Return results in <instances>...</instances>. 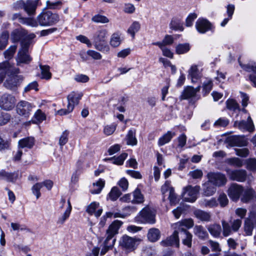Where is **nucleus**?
I'll return each instance as SVG.
<instances>
[{
	"instance_id": "nucleus-32",
	"label": "nucleus",
	"mask_w": 256,
	"mask_h": 256,
	"mask_svg": "<svg viewBox=\"0 0 256 256\" xmlns=\"http://www.w3.org/2000/svg\"><path fill=\"white\" fill-rule=\"evenodd\" d=\"M192 82H195L194 80H197L200 78V73L198 72V67L196 65L192 66L188 70V75Z\"/></svg>"
},
{
	"instance_id": "nucleus-61",
	"label": "nucleus",
	"mask_w": 256,
	"mask_h": 256,
	"mask_svg": "<svg viewBox=\"0 0 256 256\" xmlns=\"http://www.w3.org/2000/svg\"><path fill=\"white\" fill-rule=\"evenodd\" d=\"M70 208L68 210H66L62 215L60 216L57 221L58 224H62L68 218L70 214Z\"/></svg>"
},
{
	"instance_id": "nucleus-30",
	"label": "nucleus",
	"mask_w": 256,
	"mask_h": 256,
	"mask_svg": "<svg viewBox=\"0 0 256 256\" xmlns=\"http://www.w3.org/2000/svg\"><path fill=\"white\" fill-rule=\"evenodd\" d=\"M196 96V92L194 88L190 86H188L184 88L180 96L181 99L186 100Z\"/></svg>"
},
{
	"instance_id": "nucleus-49",
	"label": "nucleus",
	"mask_w": 256,
	"mask_h": 256,
	"mask_svg": "<svg viewBox=\"0 0 256 256\" xmlns=\"http://www.w3.org/2000/svg\"><path fill=\"white\" fill-rule=\"evenodd\" d=\"M16 46H12L6 50L4 53L5 58L8 60L11 59L16 51Z\"/></svg>"
},
{
	"instance_id": "nucleus-41",
	"label": "nucleus",
	"mask_w": 256,
	"mask_h": 256,
	"mask_svg": "<svg viewBox=\"0 0 256 256\" xmlns=\"http://www.w3.org/2000/svg\"><path fill=\"white\" fill-rule=\"evenodd\" d=\"M34 118L35 120H32L34 124L41 122L46 118L44 114L43 113L40 109H38L36 111L34 116Z\"/></svg>"
},
{
	"instance_id": "nucleus-56",
	"label": "nucleus",
	"mask_w": 256,
	"mask_h": 256,
	"mask_svg": "<svg viewBox=\"0 0 256 256\" xmlns=\"http://www.w3.org/2000/svg\"><path fill=\"white\" fill-rule=\"evenodd\" d=\"M201 205L206 207L213 208L218 205L216 200L212 198L210 200H204L202 202Z\"/></svg>"
},
{
	"instance_id": "nucleus-18",
	"label": "nucleus",
	"mask_w": 256,
	"mask_h": 256,
	"mask_svg": "<svg viewBox=\"0 0 256 256\" xmlns=\"http://www.w3.org/2000/svg\"><path fill=\"white\" fill-rule=\"evenodd\" d=\"M122 224V222L118 220L114 221L106 230V238L113 240L114 236L118 234V230Z\"/></svg>"
},
{
	"instance_id": "nucleus-13",
	"label": "nucleus",
	"mask_w": 256,
	"mask_h": 256,
	"mask_svg": "<svg viewBox=\"0 0 256 256\" xmlns=\"http://www.w3.org/2000/svg\"><path fill=\"white\" fill-rule=\"evenodd\" d=\"M238 62L244 70L248 72H252L249 76V79L253 83L254 86L256 87V63L243 64L240 60H238Z\"/></svg>"
},
{
	"instance_id": "nucleus-48",
	"label": "nucleus",
	"mask_w": 256,
	"mask_h": 256,
	"mask_svg": "<svg viewBox=\"0 0 256 256\" xmlns=\"http://www.w3.org/2000/svg\"><path fill=\"white\" fill-rule=\"evenodd\" d=\"M168 198L170 200L171 205H175L178 202V199L177 197L176 194L174 192V188L170 189Z\"/></svg>"
},
{
	"instance_id": "nucleus-15",
	"label": "nucleus",
	"mask_w": 256,
	"mask_h": 256,
	"mask_svg": "<svg viewBox=\"0 0 256 256\" xmlns=\"http://www.w3.org/2000/svg\"><path fill=\"white\" fill-rule=\"evenodd\" d=\"M197 30L201 34H204L212 29L211 23L206 19L199 18L196 23Z\"/></svg>"
},
{
	"instance_id": "nucleus-44",
	"label": "nucleus",
	"mask_w": 256,
	"mask_h": 256,
	"mask_svg": "<svg viewBox=\"0 0 256 256\" xmlns=\"http://www.w3.org/2000/svg\"><path fill=\"white\" fill-rule=\"evenodd\" d=\"M226 162L230 165L238 168L242 166L243 165L242 160L238 158H227Z\"/></svg>"
},
{
	"instance_id": "nucleus-10",
	"label": "nucleus",
	"mask_w": 256,
	"mask_h": 256,
	"mask_svg": "<svg viewBox=\"0 0 256 256\" xmlns=\"http://www.w3.org/2000/svg\"><path fill=\"white\" fill-rule=\"evenodd\" d=\"M178 232L179 228H178L170 236L167 238L165 240H162L160 244L164 246H175L178 248L180 246L179 237L180 236Z\"/></svg>"
},
{
	"instance_id": "nucleus-37",
	"label": "nucleus",
	"mask_w": 256,
	"mask_h": 256,
	"mask_svg": "<svg viewBox=\"0 0 256 256\" xmlns=\"http://www.w3.org/2000/svg\"><path fill=\"white\" fill-rule=\"evenodd\" d=\"M134 198L132 200L133 203L140 204L144 202V196L142 194L140 190L136 188L132 194Z\"/></svg>"
},
{
	"instance_id": "nucleus-24",
	"label": "nucleus",
	"mask_w": 256,
	"mask_h": 256,
	"mask_svg": "<svg viewBox=\"0 0 256 256\" xmlns=\"http://www.w3.org/2000/svg\"><path fill=\"white\" fill-rule=\"evenodd\" d=\"M18 178V172H8L4 170L0 171V178L5 180L8 182H14Z\"/></svg>"
},
{
	"instance_id": "nucleus-20",
	"label": "nucleus",
	"mask_w": 256,
	"mask_h": 256,
	"mask_svg": "<svg viewBox=\"0 0 256 256\" xmlns=\"http://www.w3.org/2000/svg\"><path fill=\"white\" fill-rule=\"evenodd\" d=\"M32 60V58L28 54V52L19 50L16 57L18 65L20 64H29Z\"/></svg>"
},
{
	"instance_id": "nucleus-35",
	"label": "nucleus",
	"mask_w": 256,
	"mask_h": 256,
	"mask_svg": "<svg viewBox=\"0 0 256 256\" xmlns=\"http://www.w3.org/2000/svg\"><path fill=\"white\" fill-rule=\"evenodd\" d=\"M174 136V133L172 134L170 132L168 131L162 136L159 138L158 144L160 146H163L166 144Z\"/></svg>"
},
{
	"instance_id": "nucleus-14",
	"label": "nucleus",
	"mask_w": 256,
	"mask_h": 256,
	"mask_svg": "<svg viewBox=\"0 0 256 256\" xmlns=\"http://www.w3.org/2000/svg\"><path fill=\"white\" fill-rule=\"evenodd\" d=\"M243 192V188L240 186L234 184L228 190V195L234 201H236L240 198V195Z\"/></svg>"
},
{
	"instance_id": "nucleus-3",
	"label": "nucleus",
	"mask_w": 256,
	"mask_h": 256,
	"mask_svg": "<svg viewBox=\"0 0 256 256\" xmlns=\"http://www.w3.org/2000/svg\"><path fill=\"white\" fill-rule=\"evenodd\" d=\"M140 241L141 240L139 238L124 234L120 238L119 245L122 249L132 252L136 248Z\"/></svg>"
},
{
	"instance_id": "nucleus-25",
	"label": "nucleus",
	"mask_w": 256,
	"mask_h": 256,
	"mask_svg": "<svg viewBox=\"0 0 256 256\" xmlns=\"http://www.w3.org/2000/svg\"><path fill=\"white\" fill-rule=\"evenodd\" d=\"M0 69L4 72H6V74L10 72V75H16V74L20 72L19 68H12L8 62H4L0 64Z\"/></svg>"
},
{
	"instance_id": "nucleus-6",
	"label": "nucleus",
	"mask_w": 256,
	"mask_h": 256,
	"mask_svg": "<svg viewBox=\"0 0 256 256\" xmlns=\"http://www.w3.org/2000/svg\"><path fill=\"white\" fill-rule=\"evenodd\" d=\"M154 212L148 207L144 208L140 212L139 220L143 223L153 224L156 222Z\"/></svg>"
},
{
	"instance_id": "nucleus-63",
	"label": "nucleus",
	"mask_w": 256,
	"mask_h": 256,
	"mask_svg": "<svg viewBox=\"0 0 256 256\" xmlns=\"http://www.w3.org/2000/svg\"><path fill=\"white\" fill-rule=\"evenodd\" d=\"M226 104L227 108L231 110H235L238 108V103L232 99L228 100Z\"/></svg>"
},
{
	"instance_id": "nucleus-55",
	"label": "nucleus",
	"mask_w": 256,
	"mask_h": 256,
	"mask_svg": "<svg viewBox=\"0 0 256 256\" xmlns=\"http://www.w3.org/2000/svg\"><path fill=\"white\" fill-rule=\"evenodd\" d=\"M255 226L250 223L249 220H246L244 222V231L246 235L251 236L252 230Z\"/></svg>"
},
{
	"instance_id": "nucleus-8",
	"label": "nucleus",
	"mask_w": 256,
	"mask_h": 256,
	"mask_svg": "<svg viewBox=\"0 0 256 256\" xmlns=\"http://www.w3.org/2000/svg\"><path fill=\"white\" fill-rule=\"evenodd\" d=\"M15 98L11 94H4L0 98V108L6 110H12L15 105Z\"/></svg>"
},
{
	"instance_id": "nucleus-58",
	"label": "nucleus",
	"mask_w": 256,
	"mask_h": 256,
	"mask_svg": "<svg viewBox=\"0 0 256 256\" xmlns=\"http://www.w3.org/2000/svg\"><path fill=\"white\" fill-rule=\"evenodd\" d=\"M99 204L96 202H92L86 208V212L90 215L94 214L96 210L98 208Z\"/></svg>"
},
{
	"instance_id": "nucleus-27",
	"label": "nucleus",
	"mask_w": 256,
	"mask_h": 256,
	"mask_svg": "<svg viewBox=\"0 0 256 256\" xmlns=\"http://www.w3.org/2000/svg\"><path fill=\"white\" fill-rule=\"evenodd\" d=\"M147 237L150 242H156L160 238V232L158 228H152L149 230Z\"/></svg>"
},
{
	"instance_id": "nucleus-26",
	"label": "nucleus",
	"mask_w": 256,
	"mask_h": 256,
	"mask_svg": "<svg viewBox=\"0 0 256 256\" xmlns=\"http://www.w3.org/2000/svg\"><path fill=\"white\" fill-rule=\"evenodd\" d=\"M194 234L200 240L208 238V234L205 228L202 226H196L194 228Z\"/></svg>"
},
{
	"instance_id": "nucleus-51",
	"label": "nucleus",
	"mask_w": 256,
	"mask_h": 256,
	"mask_svg": "<svg viewBox=\"0 0 256 256\" xmlns=\"http://www.w3.org/2000/svg\"><path fill=\"white\" fill-rule=\"evenodd\" d=\"M11 118V116L6 112L0 111V126H2L8 123Z\"/></svg>"
},
{
	"instance_id": "nucleus-28",
	"label": "nucleus",
	"mask_w": 256,
	"mask_h": 256,
	"mask_svg": "<svg viewBox=\"0 0 256 256\" xmlns=\"http://www.w3.org/2000/svg\"><path fill=\"white\" fill-rule=\"evenodd\" d=\"M196 218L202 221L210 222L211 218L210 213L200 210H196L194 212Z\"/></svg>"
},
{
	"instance_id": "nucleus-36",
	"label": "nucleus",
	"mask_w": 256,
	"mask_h": 256,
	"mask_svg": "<svg viewBox=\"0 0 256 256\" xmlns=\"http://www.w3.org/2000/svg\"><path fill=\"white\" fill-rule=\"evenodd\" d=\"M127 156L128 154L126 153H122L118 157H116L114 156L108 158V160L112 161V162L114 164L117 165H122Z\"/></svg>"
},
{
	"instance_id": "nucleus-43",
	"label": "nucleus",
	"mask_w": 256,
	"mask_h": 256,
	"mask_svg": "<svg viewBox=\"0 0 256 256\" xmlns=\"http://www.w3.org/2000/svg\"><path fill=\"white\" fill-rule=\"evenodd\" d=\"M104 186V181L100 179L96 183H94V188L92 190L91 192L93 194H98L100 193Z\"/></svg>"
},
{
	"instance_id": "nucleus-16",
	"label": "nucleus",
	"mask_w": 256,
	"mask_h": 256,
	"mask_svg": "<svg viewBox=\"0 0 256 256\" xmlns=\"http://www.w3.org/2000/svg\"><path fill=\"white\" fill-rule=\"evenodd\" d=\"M39 4H41L40 0H26L24 10L29 16H34Z\"/></svg>"
},
{
	"instance_id": "nucleus-2",
	"label": "nucleus",
	"mask_w": 256,
	"mask_h": 256,
	"mask_svg": "<svg viewBox=\"0 0 256 256\" xmlns=\"http://www.w3.org/2000/svg\"><path fill=\"white\" fill-rule=\"evenodd\" d=\"M60 20L58 14L52 13L50 11L42 12L38 16L36 21L38 25L42 26H52L56 24Z\"/></svg>"
},
{
	"instance_id": "nucleus-38",
	"label": "nucleus",
	"mask_w": 256,
	"mask_h": 256,
	"mask_svg": "<svg viewBox=\"0 0 256 256\" xmlns=\"http://www.w3.org/2000/svg\"><path fill=\"white\" fill-rule=\"evenodd\" d=\"M222 234L224 236L226 237L232 233V228L230 224H229L226 221L222 220Z\"/></svg>"
},
{
	"instance_id": "nucleus-42",
	"label": "nucleus",
	"mask_w": 256,
	"mask_h": 256,
	"mask_svg": "<svg viewBox=\"0 0 256 256\" xmlns=\"http://www.w3.org/2000/svg\"><path fill=\"white\" fill-rule=\"evenodd\" d=\"M19 22L22 24L30 26L32 27H36L38 26L36 20L30 18H20Z\"/></svg>"
},
{
	"instance_id": "nucleus-53",
	"label": "nucleus",
	"mask_w": 256,
	"mask_h": 256,
	"mask_svg": "<svg viewBox=\"0 0 256 256\" xmlns=\"http://www.w3.org/2000/svg\"><path fill=\"white\" fill-rule=\"evenodd\" d=\"M194 220L192 219H185L180 222L179 226L178 228H184V226H185L187 228H192L194 226Z\"/></svg>"
},
{
	"instance_id": "nucleus-45",
	"label": "nucleus",
	"mask_w": 256,
	"mask_h": 256,
	"mask_svg": "<svg viewBox=\"0 0 256 256\" xmlns=\"http://www.w3.org/2000/svg\"><path fill=\"white\" fill-rule=\"evenodd\" d=\"M9 37L7 32H3L0 36V50L4 49L8 44Z\"/></svg>"
},
{
	"instance_id": "nucleus-9",
	"label": "nucleus",
	"mask_w": 256,
	"mask_h": 256,
	"mask_svg": "<svg viewBox=\"0 0 256 256\" xmlns=\"http://www.w3.org/2000/svg\"><path fill=\"white\" fill-rule=\"evenodd\" d=\"M226 171L231 180L239 182H244L246 180L247 172L246 170L242 169L231 170L230 168H226Z\"/></svg>"
},
{
	"instance_id": "nucleus-40",
	"label": "nucleus",
	"mask_w": 256,
	"mask_h": 256,
	"mask_svg": "<svg viewBox=\"0 0 256 256\" xmlns=\"http://www.w3.org/2000/svg\"><path fill=\"white\" fill-rule=\"evenodd\" d=\"M170 28L174 30H180L182 31L184 28L180 20L178 19L174 18L170 23Z\"/></svg>"
},
{
	"instance_id": "nucleus-60",
	"label": "nucleus",
	"mask_w": 256,
	"mask_h": 256,
	"mask_svg": "<svg viewBox=\"0 0 256 256\" xmlns=\"http://www.w3.org/2000/svg\"><path fill=\"white\" fill-rule=\"evenodd\" d=\"M22 33L16 30L12 33V39L14 42H18L22 39Z\"/></svg>"
},
{
	"instance_id": "nucleus-59",
	"label": "nucleus",
	"mask_w": 256,
	"mask_h": 256,
	"mask_svg": "<svg viewBox=\"0 0 256 256\" xmlns=\"http://www.w3.org/2000/svg\"><path fill=\"white\" fill-rule=\"evenodd\" d=\"M32 43L30 40H26L25 38L22 39L21 41V48L19 50L28 52L29 46Z\"/></svg>"
},
{
	"instance_id": "nucleus-19",
	"label": "nucleus",
	"mask_w": 256,
	"mask_h": 256,
	"mask_svg": "<svg viewBox=\"0 0 256 256\" xmlns=\"http://www.w3.org/2000/svg\"><path fill=\"white\" fill-rule=\"evenodd\" d=\"M82 96V93H76L72 92L68 95L67 98L68 100V108L69 111H72L74 106L78 104L79 100Z\"/></svg>"
},
{
	"instance_id": "nucleus-4",
	"label": "nucleus",
	"mask_w": 256,
	"mask_h": 256,
	"mask_svg": "<svg viewBox=\"0 0 256 256\" xmlns=\"http://www.w3.org/2000/svg\"><path fill=\"white\" fill-rule=\"evenodd\" d=\"M35 106L26 100L19 102L16 108V113L24 118H28Z\"/></svg>"
},
{
	"instance_id": "nucleus-21",
	"label": "nucleus",
	"mask_w": 256,
	"mask_h": 256,
	"mask_svg": "<svg viewBox=\"0 0 256 256\" xmlns=\"http://www.w3.org/2000/svg\"><path fill=\"white\" fill-rule=\"evenodd\" d=\"M216 188L210 180L204 183L202 185V194L206 196H212L216 192Z\"/></svg>"
},
{
	"instance_id": "nucleus-1",
	"label": "nucleus",
	"mask_w": 256,
	"mask_h": 256,
	"mask_svg": "<svg viewBox=\"0 0 256 256\" xmlns=\"http://www.w3.org/2000/svg\"><path fill=\"white\" fill-rule=\"evenodd\" d=\"M107 38L106 30L102 29L97 30L93 36L94 48L97 50L104 52H108L110 47L107 44Z\"/></svg>"
},
{
	"instance_id": "nucleus-23",
	"label": "nucleus",
	"mask_w": 256,
	"mask_h": 256,
	"mask_svg": "<svg viewBox=\"0 0 256 256\" xmlns=\"http://www.w3.org/2000/svg\"><path fill=\"white\" fill-rule=\"evenodd\" d=\"M35 144V140L34 137L28 136L20 140L18 142L19 148H32Z\"/></svg>"
},
{
	"instance_id": "nucleus-31",
	"label": "nucleus",
	"mask_w": 256,
	"mask_h": 256,
	"mask_svg": "<svg viewBox=\"0 0 256 256\" xmlns=\"http://www.w3.org/2000/svg\"><path fill=\"white\" fill-rule=\"evenodd\" d=\"M116 242V239L114 238L111 240L108 238H106L104 242V246L102 248L100 252L101 255H104L106 254V252L110 249L112 248L114 246Z\"/></svg>"
},
{
	"instance_id": "nucleus-34",
	"label": "nucleus",
	"mask_w": 256,
	"mask_h": 256,
	"mask_svg": "<svg viewBox=\"0 0 256 256\" xmlns=\"http://www.w3.org/2000/svg\"><path fill=\"white\" fill-rule=\"evenodd\" d=\"M255 196V192L252 189H248L246 190L242 198V201L244 202H248L252 200Z\"/></svg>"
},
{
	"instance_id": "nucleus-22",
	"label": "nucleus",
	"mask_w": 256,
	"mask_h": 256,
	"mask_svg": "<svg viewBox=\"0 0 256 256\" xmlns=\"http://www.w3.org/2000/svg\"><path fill=\"white\" fill-rule=\"evenodd\" d=\"M207 228L210 234L214 238L220 237L222 228L220 224L216 223L210 224L208 226Z\"/></svg>"
},
{
	"instance_id": "nucleus-17",
	"label": "nucleus",
	"mask_w": 256,
	"mask_h": 256,
	"mask_svg": "<svg viewBox=\"0 0 256 256\" xmlns=\"http://www.w3.org/2000/svg\"><path fill=\"white\" fill-rule=\"evenodd\" d=\"M178 233L182 238V244L188 248H191L192 235L184 228H179Z\"/></svg>"
},
{
	"instance_id": "nucleus-33",
	"label": "nucleus",
	"mask_w": 256,
	"mask_h": 256,
	"mask_svg": "<svg viewBox=\"0 0 256 256\" xmlns=\"http://www.w3.org/2000/svg\"><path fill=\"white\" fill-rule=\"evenodd\" d=\"M40 67L41 70L42 78L50 80L52 78V74L50 71V66L47 65L40 64Z\"/></svg>"
},
{
	"instance_id": "nucleus-64",
	"label": "nucleus",
	"mask_w": 256,
	"mask_h": 256,
	"mask_svg": "<svg viewBox=\"0 0 256 256\" xmlns=\"http://www.w3.org/2000/svg\"><path fill=\"white\" fill-rule=\"evenodd\" d=\"M116 129V125L112 124L110 125H107L104 127V132L107 135L110 136L112 134Z\"/></svg>"
},
{
	"instance_id": "nucleus-12",
	"label": "nucleus",
	"mask_w": 256,
	"mask_h": 256,
	"mask_svg": "<svg viewBox=\"0 0 256 256\" xmlns=\"http://www.w3.org/2000/svg\"><path fill=\"white\" fill-rule=\"evenodd\" d=\"M234 126L242 130H247L250 132H253L254 129L253 122L250 116L248 117L247 121L244 120L241 121H235Z\"/></svg>"
},
{
	"instance_id": "nucleus-7",
	"label": "nucleus",
	"mask_w": 256,
	"mask_h": 256,
	"mask_svg": "<svg viewBox=\"0 0 256 256\" xmlns=\"http://www.w3.org/2000/svg\"><path fill=\"white\" fill-rule=\"evenodd\" d=\"M207 178L216 186H223L227 182L226 176L220 172H209L207 174Z\"/></svg>"
},
{
	"instance_id": "nucleus-11",
	"label": "nucleus",
	"mask_w": 256,
	"mask_h": 256,
	"mask_svg": "<svg viewBox=\"0 0 256 256\" xmlns=\"http://www.w3.org/2000/svg\"><path fill=\"white\" fill-rule=\"evenodd\" d=\"M22 80V76L10 75L4 82V85L8 89L14 90L20 85Z\"/></svg>"
},
{
	"instance_id": "nucleus-46",
	"label": "nucleus",
	"mask_w": 256,
	"mask_h": 256,
	"mask_svg": "<svg viewBox=\"0 0 256 256\" xmlns=\"http://www.w3.org/2000/svg\"><path fill=\"white\" fill-rule=\"evenodd\" d=\"M121 195V192L117 187H113L108 194V198L112 201L116 200Z\"/></svg>"
},
{
	"instance_id": "nucleus-54",
	"label": "nucleus",
	"mask_w": 256,
	"mask_h": 256,
	"mask_svg": "<svg viewBox=\"0 0 256 256\" xmlns=\"http://www.w3.org/2000/svg\"><path fill=\"white\" fill-rule=\"evenodd\" d=\"M69 132L68 130H64L59 140V144L61 147L66 144L68 142V136L69 135Z\"/></svg>"
},
{
	"instance_id": "nucleus-50",
	"label": "nucleus",
	"mask_w": 256,
	"mask_h": 256,
	"mask_svg": "<svg viewBox=\"0 0 256 256\" xmlns=\"http://www.w3.org/2000/svg\"><path fill=\"white\" fill-rule=\"evenodd\" d=\"M120 44V36L118 33H114L112 36L110 44L113 47H117Z\"/></svg>"
},
{
	"instance_id": "nucleus-57",
	"label": "nucleus",
	"mask_w": 256,
	"mask_h": 256,
	"mask_svg": "<svg viewBox=\"0 0 256 256\" xmlns=\"http://www.w3.org/2000/svg\"><path fill=\"white\" fill-rule=\"evenodd\" d=\"M92 20L95 22L107 23L109 22L108 19L105 16L96 14L92 18Z\"/></svg>"
},
{
	"instance_id": "nucleus-52",
	"label": "nucleus",
	"mask_w": 256,
	"mask_h": 256,
	"mask_svg": "<svg viewBox=\"0 0 256 256\" xmlns=\"http://www.w3.org/2000/svg\"><path fill=\"white\" fill-rule=\"evenodd\" d=\"M43 184L38 182L32 188V190L34 194L36 196V198L38 199L41 196L40 190L42 188Z\"/></svg>"
},
{
	"instance_id": "nucleus-62",
	"label": "nucleus",
	"mask_w": 256,
	"mask_h": 256,
	"mask_svg": "<svg viewBox=\"0 0 256 256\" xmlns=\"http://www.w3.org/2000/svg\"><path fill=\"white\" fill-rule=\"evenodd\" d=\"M246 168L248 170H256V159L250 158L246 160Z\"/></svg>"
},
{
	"instance_id": "nucleus-47",
	"label": "nucleus",
	"mask_w": 256,
	"mask_h": 256,
	"mask_svg": "<svg viewBox=\"0 0 256 256\" xmlns=\"http://www.w3.org/2000/svg\"><path fill=\"white\" fill-rule=\"evenodd\" d=\"M140 26V24L138 22H134L128 30V33L130 34L132 37H134L135 33L139 30Z\"/></svg>"
},
{
	"instance_id": "nucleus-39",
	"label": "nucleus",
	"mask_w": 256,
	"mask_h": 256,
	"mask_svg": "<svg viewBox=\"0 0 256 256\" xmlns=\"http://www.w3.org/2000/svg\"><path fill=\"white\" fill-rule=\"evenodd\" d=\"M190 50V44L187 43L178 44L176 48V52L178 54L186 53L188 52Z\"/></svg>"
},
{
	"instance_id": "nucleus-5",
	"label": "nucleus",
	"mask_w": 256,
	"mask_h": 256,
	"mask_svg": "<svg viewBox=\"0 0 256 256\" xmlns=\"http://www.w3.org/2000/svg\"><path fill=\"white\" fill-rule=\"evenodd\" d=\"M199 186H188L184 188L183 198L186 202H193L197 199L198 194L200 190Z\"/></svg>"
},
{
	"instance_id": "nucleus-29",
	"label": "nucleus",
	"mask_w": 256,
	"mask_h": 256,
	"mask_svg": "<svg viewBox=\"0 0 256 256\" xmlns=\"http://www.w3.org/2000/svg\"><path fill=\"white\" fill-rule=\"evenodd\" d=\"M136 130H129L126 136L127 144L135 146L137 144L138 142L136 136Z\"/></svg>"
}]
</instances>
